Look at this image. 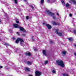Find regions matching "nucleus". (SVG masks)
Segmentation results:
<instances>
[{
    "mask_svg": "<svg viewBox=\"0 0 76 76\" xmlns=\"http://www.w3.org/2000/svg\"><path fill=\"white\" fill-rule=\"evenodd\" d=\"M47 63H48V61H45V64H47Z\"/></svg>",
    "mask_w": 76,
    "mask_h": 76,
    "instance_id": "bb28decb",
    "label": "nucleus"
},
{
    "mask_svg": "<svg viewBox=\"0 0 76 76\" xmlns=\"http://www.w3.org/2000/svg\"><path fill=\"white\" fill-rule=\"evenodd\" d=\"M68 39L69 40V41H73V39L72 38H69Z\"/></svg>",
    "mask_w": 76,
    "mask_h": 76,
    "instance_id": "f8f14e48",
    "label": "nucleus"
},
{
    "mask_svg": "<svg viewBox=\"0 0 76 76\" xmlns=\"http://www.w3.org/2000/svg\"><path fill=\"white\" fill-rule=\"evenodd\" d=\"M25 55L26 56H30L31 55V53H28L27 52L25 53Z\"/></svg>",
    "mask_w": 76,
    "mask_h": 76,
    "instance_id": "1a4fd4ad",
    "label": "nucleus"
},
{
    "mask_svg": "<svg viewBox=\"0 0 76 76\" xmlns=\"http://www.w3.org/2000/svg\"><path fill=\"white\" fill-rule=\"evenodd\" d=\"M3 44L5 45H6L7 47V46H10L11 47H12V45H9V44L7 43H4Z\"/></svg>",
    "mask_w": 76,
    "mask_h": 76,
    "instance_id": "423d86ee",
    "label": "nucleus"
},
{
    "mask_svg": "<svg viewBox=\"0 0 76 76\" xmlns=\"http://www.w3.org/2000/svg\"><path fill=\"white\" fill-rule=\"evenodd\" d=\"M45 24V23H43V25H44Z\"/></svg>",
    "mask_w": 76,
    "mask_h": 76,
    "instance_id": "3c124183",
    "label": "nucleus"
},
{
    "mask_svg": "<svg viewBox=\"0 0 76 76\" xmlns=\"http://www.w3.org/2000/svg\"><path fill=\"white\" fill-rule=\"evenodd\" d=\"M69 16L70 17H71V16H72V15L71 14H69Z\"/></svg>",
    "mask_w": 76,
    "mask_h": 76,
    "instance_id": "72a5a7b5",
    "label": "nucleus"
},
{
    "mask_svg": "<svg viewBox=\"0 0 76 76\" xmlns=\"http://www.w3.org/2000/svg\"><path fill=\"white\" fill-rule=\"evenodd\" d=\"M19 39L18 38L16 41V43H18V42H19Z\"/></svg>",
    "mask_w": 76,
    "mask_h": 76,
    "instance_id": "4be33fe9",
    "label": "nucleus"
},
{
    "mask_svg": "<svg viewBox=\"0 0 76 76\" xmlns=\"http://www.w3.org/2000/svg\"><path fill=\"white\" fill-rule=\"evenodd\" d=\"M56 63L58 65L61 66L62 67H64V63H63V61H61V60H58L56 61Z\"/></svg>",
    "mask_w": 76,
    "mask_h": 76,
    "instance_id": "f03ea898",
    "label": "nucleus"
},
{
    "mask_svg": "<svg viewBox=\"0 0 76 76\" xmlns=\"http://www.w3.org/2000/svg\"><path fill=\"white\" fill-rule=\"evenodd\" d=\"M8 51H9V50H8Z\"/></svg>",
    "mask_w": 76,
    "mask_h": 76,
    "instance_id": "603ef678",
    "label": "nucleus"
},
{
    "mask_svg": "<svg viewBox=\"0 0 76 76\" xmlns=\"http://www.w3.org/2000/svg\"><path fill=\"white\" fill-rule=\"evenodd\" d=\"M16 22L17 23H19V20H16Z\"/></svg>",
    "mask_w": 76,
    "mask_h": 76,
    "instance_id": "a878e982",
    "label": "nucleus"
},
{
    "mask_svg": "<svg viewBox=\"0 0 76 76\" xmlns=\"http://www.w3.org/2000/svg\"><path fill=\"white\" fill-rule=\"evenodd\" d=\"M26 19H28L29 17L28 16H27L26 17Z\"/></svg>",
    "mask_w": 76,
    "mask_h": 76,
    "instance_id": "ea45409f",
    "label": "nucleus"
},
{
    "mask_svg": "<svg viewBox=\"0 0 76 76\" xmlns=\"http://www.w3.org/2000/svg\"><path fill=\"white\" fill-rule=\"evenodd\" d=\"M18 39L19 40V41H20L21 42H24L23 40L22 39L18 38Z\"/></svg>",
    "mask_w": 76,
    "mask_h": 76,
    "instance_id": "9d476101",
    "label": "nucleus"
},
{
    "mask_svg": "<svg viewBox=\"0 0 76 76\" xmlns=\"http://www.w3.org/2000/svg\"><path fill=\"white\" fill-rule=\"evenodd\" d=\"M74 46L76 48V44L74 45Z\"/></svg>",
    "mask_w": 76,
    "mask_h": 76,
    "instance_id": "de8ad7c7",
    "label": "nucleus"
},
{
    "mask_svg": "<svg viewBox=\"0 0 76 76\" xmlns=\"http://www.w3.org/2000/svg\"><path fill=\"white\" fill-rule=\"evenodd\" d=\"M5 68L7 70H9L10 69V67L8 66H5Z\"/></svg>",
    "mask_w": 76,
    "mask_h": 76,
    "instance_id": "f3484780",
    "label": "nucleus"
},
{
    "mask_svg": "<svg viewBox=\"0 0 76 76\" xmlns=\"http://www.w3.org/2000/svg\"><path fill=\"white\" fill-rule=\"evenodd\" d=\"M47 1L48 3H50V0H48Z\"/></svg>",
    "mask_w": 76,
    "mask_h": 76,
    "instance_id": "a18cd8bd",
    "label": "nucleus"
},
{
    "mask_svg": "<svg viewBox=\"0 0 76 76\" xmlns=\"http://www.w3.org/2000/svg\"><path fill=\"white\" fill-rule=\"evenodd\" d=\"M58 31H59L58 29H56L55 32L56 34H57L59 36H61L62 35V33L58 32Z\"/></svg>",
    "mask_w": 76,
    "mask_h": 76,
    "instance_id": "7ed1b4c3",
    "label": "nucleus"
},
{
    "mask_svg": "<svg viewBox=\"0 0 76 76\" xmlns=\"http://www.w3.org/2000/svg\"><path fill=\"white\" fill-rule=\"evenodd\" d=\"M50 43H53V41H52L51 40H50Z\"/></svg>",
    "mask_w": 76,
    "mask_h": 76,
    "instance_id": "79ce46f5",
    "label": "nucleus"
},
{
    "mask_svg": "<svg viewBox=\"0 0 76 76\" xmlns=\"http://www.w3.org/2000/svg\"><path fill=\"white\" fill-rule=\"evenodd\" d=\"M33 38H34V37H33V36H31V39H32V41H34V39Z\"/></svg>",
    "mask_w": 76,
    "mask_h": 76,
    "instance_id": "412c9836",
    "label": "nucleus"
},
{
    "mask_svg": "<svg viewBox=\"0 0 76 76\" xmlns=\"http://www.w3.org/2000/svg\"><path fill=\"white\" fill-rule=\"evenodd\" d=\"M62 53L63 54H66V51H63L62 52Z\"/></svg>",
    "mask_w": 76,
    "mask_h": 76,
    "instance_id": "aec40b11",
    "label": "nucleus"
},
{
    "mask_svg": "<svg viewBox=\"0 0 76 76\" xmlns=\"http://www.w3.org/2000/svg\"><path fill=\"white\" fill-rule=\"evenodd\" d=\"M27 63L28 64H32V62L29 61L27 62Z\"/></svg>",
    "mask_w": 76,
    "mask_h": 76,
    "instance_id": "a211bd4d",
    "label": "nucleus"
},
{
    "mask_svg": "<svg viewBox=\"0 0 76 76\" xmlns=\"http://www.w3.org/2000/svg\"><path fill=\"white\" fill-rule=\"evenodd\" d=\"M0 68H3V66H1L0 65Z\"/></svg>",
    "mask_w": 76,
    "mask_h": 76,
    "instance_id": "37998d69",
    "label": "nucleus"
},
{
    "mask_svg": "<svg viewBox=\"0 0 76 76\" xmlns=\"http://www.w3.org/2000/svg\"><path fill=\"white\" fill-rule=\"evenodd\" d=\"M57 15L58 16H59V14H58V13H57Z\"/></svg>",
    "mask_w": 76,
    "mask_h": 76,
    "instance_id": "49530a36",
    "label": "nucleus"
},
{
    "mask_svg": "<svg viewBox=\"0 0 76 76\" xmlns=\"http://www.w3.org/2000/svg\"><path fill=\"white\" fill-rule=\"evenodd\" d=\"M23 42H20V44L21 45V46H23L24 45V44L23 43Z\"/></svg>",
    "mask_w": 76,
    "mask_h": 76,
    "instance_id": "dca6fc26",
    "label": "nucleus"
},
{
    "mask_svg": "<svg viewBox=\"0 0 76 76\" xmlns=\"http://www.w3.org/2000/svg\"><path fill=\"white\" fill-rule=\"evenodd\" d=\"M36 76H39L41 75V73L40 72L36 71L35 72Z\"/></svg>",
    "mask_w": 76,
    "mask_h": 76,
    "instance_id": "20e7f679",
    "label": "nucleus"
},
{
    "mask_svg": "<svg viewBox=\"0 0 76 76\" xmlns=\"http://www.w3.org/2000/svg\"><path fill=\"white\" fill-rule=\"evenodd\" d=\"M73 32L74 34H76V30H74Z\"/></svg>",
    "mask_w": 76,
    "mask_h": 76,
    "instance_id": "4c0bfd02",
    "label": "nucleus"
},
{
    "mask_svg": "<svg viewBox=\"0 0 76 76\" xmlns=\"http://www.w3.org/2000/svg\"><path fill=\"white\" fill-rule=\"evenodd\" d=\"M31 7L32 9H34V7L32 6H31Z\"/></svg>",
    "mask_w": 76,
    "mask_h": 76,
    "instance_id": "2f4dec72",
    "label": "nucleus"
},
{
    "mask_svg": "<svg viewBox=\"0 0 76 76\" xmlns=\"http://www.w3.org/2000/svg\"><path fill=\"white\" fill-rule=\"evenodd\" d=\"M44 0H41L40 4L42 5H43L44 4Z\"/></svg>",
    "mask_w": 76,
    "mask_h": 76,
    "instance_id": "9b49d317",
    "label": "nucleus"
},
{
    "mask_svg": "<svg viewBox=\"0 0 76 76\" xmlns=\"http://www.w3.org/2000/svg\"><path fill=\"white\" fill-rule=\"evenodd\" d=\"M9 31L10 33H12V30H9Z\"/></svg>",
    "mask_w": 76,
    "mask_h": 76,
    "instance_id": "f704fd0d",
    "label": "nucleus"
},
{
    "mask_svg": "<svg viewBox=\"0 0 76 76\" xmlns=\"http://www.w3.org/2000/svg\"><path fill=\"white\" fill-rule=\"evenodd\" d=\"M74 56H76V52H75L74 53Z\"/></svg>",
    "mask_w": 76,
    "mask_h": 76,
    "instance_id": "58836bf2",
    "label": "nucleus"
},
{
    "mask_svg": "<svg viewBox=\"0 0 76 76\" xmlns=\"http://www.w3.org/2000/svg\"><path fill=\"white\" fill-rule=\"evenodd\" d=\"M25 34H23V37H24V36H25Z\"/></svg>",
    "mask_w": 76,
    "mask_h": 76,
    "instance_id": "c03bdc74",
    "label": "nucleus"
},
{
    "mask_svg": "<svg viewBox=\"0 0 76 76\" xmlns=\"http://www.w3.org/2000/svg\"><path fill=\"white\" fill-rule=\"evenodd\" d=\"M28 76H32V75H29Z\"/></svg>",
    "mask_w": 76,
    "mask_h": 76,
    "instance_id": "8fccbe9b",
    "label": "nucleus"
},
{
    "mask_svg": "<svg viewBox=\"0 0 76 76\" xmlns=\"http://www.w3.org/2000/svg\"><path fill=\"white\" fill-rule=\"evenodd\" d=\"M53 19H56V18L55 16H53Z\"/></svg>",
    "mask_w": 76,
    "mask_h": 76,
    "instance_id": "c756f323",
    "label": "nucleus"
},
{
    "mask_svg": "<svg viewBox=\"0 0 76 76\" xmlns=\"http://www.w3.org/2000/svg\"><path fill=\"white\" fill-rule=\"evenodd\" d=\"M12 53V51H10L9 52L10 54H11V53Z\"/></svg>",
    "mask_w": 76,
    "mask_h": 76,
    "instance_id": "a19ab883",
    "label": "nucleus"
},
{
    "mask_svg": "<svg viewBox=\"0 0 76 76\" xmlns=\"http://www.w3.org/2000/svg\"><path fill=\"white\" fill-rule=\"evenodd\" d=\"M52 23L53 25H57V24L54 21H52Z\"/></svg>",
    "mask_w": 76,
    "mask_h": 76,
    "instance_id": "2eb2a0df",
    "label": "nucleus"
},
{
    "mask_svg": "<svg viewBox=\"0 0 76 76\" xmlns=\"http://www.w3.org/2000/svg\"><path fill=\"white\" fill-rule=\"evenodd\" d=\"M61 2L62 3H63V4L64 6H65V3H64V1L62 0V1H61Z\"/></svg>",
    "mask_w": 76,
    "mask_h": 76,
    "instance_id": "6ab92c4d",
    "label": "nucleus"
},
{
    "mask_svg": "<svg viewBox=\"0 0 76 76\" xmlns=\"http://www.w3.org/2000/svg\"><path fill=\"white\" fill-rule=\"evenodd\" d=\"M34 50L35 51H37V50H38L37 49H36H36H34Z\"/></svg>",
    "mask_w": 76,
    "mask_h": 76,
    "instance_id": "c9c22d12",
    "label": "nucleus"
},
{
    "mask_svg": "<svg viewBox=\"0 0 76 76\" xmlns=\"http://www.w3.org/2000/svg\"><path fill=\"white\" fill-rule=\"evenodd\" d=\"M48 15L49 16H51L54 15V13H52L50 12H49V11H48Z\"/></svg>",
    "mask_w": 76,
    "mask_h": 76,
    "instance_id": "39448f33",
    "label": "nucleus"
},
{
    "mask_svg": "<svg viewBox=\"0 0 76 76\" xmlns=\"http://www.w3.org/2000/svg\"><path fill=\"white\" fill-rule=\"evenodd\" d=\"M13 26L14 28H19L20 30L21 31H23V32H26V30H24L23 28L20 27V26H19L16 24H14Z\"/></svg>",
    "mask_w": 76,
    "mask_h": 76,
    "instance_id": "f257e3e1",
    "label": "nucleus"
},
{
    "mask_svg": "<svg viewBox=\"0 0 76 76\" xmlns=\"http://www.w3.org/2000/svg\"><path fill=\"white\" fill-rule=\"evenodd\" d=\"M16 34H18V35H20V34H19V33L18 32H17L16 33Z\"/></svg>",
    "mask_w": 76,
    "mask_h": 76,
    "instance_id": "473e14b6",
    "label": "nucleus"
},
{
    "mask_svg": "<svg viewBox=\"0 0 76 76\" xmlns=\"http://www.w3.org/2000/svg\"><path fill=\"white\" fill-rule=\"evenodd\" d=\"M69 6V4H66V7H68V6Z\"/></svg>",
    "mask_w": 76,
    "mask_h": 76,
    "instance_id": "cd10ccee",
    "label": "nucleus"
},
{
    "mask_svg": "<svg viewBox=\"0 0 76 76\" xmlns=\"http://www.w3.org/2000/svg\"><path fill=\"white\" fill-rule=\"evenodd\" d=\"M24 1H27V0H24Z\"/></svg>",
    "mask_w": 76,
    "mask_h": 76,
    "instance_id": "09e8293b",
    "label": "nucleus"
},
{
    "mask_svg": "<svg viewBox=\"0 0 76 76\" xmlns=\"http://www.w3.org/2000/svg\"><path fill=\"white\" fill-rule=\"evenodd\" d=\"M15 3V4H18V1L17 0H14Z\"/></svg>",
    "mask_w": 76,
    "mask_h": 76,
    "instance_id": "5701e85b",
    "label": "nucleus"
},
{
    "mask_svg": "<svg viewBox=\"0 0 76 76\" xmlns=\"http://www.w3.org/2000/svg\"><path fill=\"white\" fill-rule=\"evenodd\" d=\"M25 70L26 71H29V69L28 68H26L25 69Z\"/></svg>",
    "mask_w": 76,
    "mask_h": 76,
    "instance_id": "ddd939ff",
    "label": "nucleus"
},
{
    "mask_svg": "<svg viewBox=\"0 0 76 76\" xmlns=\"http://www.w3.org/2000/svg\"><path fill=\"white\" fill-rule=\"evenodd\" d=\"M46 26H47V28L49 29H50L51 28V26H50L49 24H46Z\"/></svg>",
    "mask_w": 76,
    "mask_h": 76,
    "instance_id": "0eeeda50",
    "label": "nucleus"
},
{
    "mask_svg": "<svg viewBox=\"0 0 76 76\" xmlns=\"http://www.w3.org/2000/svg\"><path fill=\"white\" fill-rule=\"evenodd\" d=\"M42 53L45 56H46L47 55V52L45 50H43Z\"/></svg>",
    "mask_w": 76,
    "mask_h": 76,
    "instance_id": "6e6552de",
    "label": "nucleus"
},
{
    "mask_svg": "<svg viewBox=\"0 0 76 76\" xmlns=\"http://www.w3.org/2000/svg\"><path fill=\"white\" fill-rule=\"evenodd\" d=\"M16 37H13V40H16Z\"/></svg>",
    "mask_w": 76,
    "mask_h": 76,
    "instance_id": "393cba45",
    "label": "nucleus"
},
{
    "mask_svg": "<svg viewBox=\"0 0 76 76\" xmlns=\"http://www.w3.org/2000/svg\"><path fill=\"white\" fill-rule=\"evenodd\" d=\"M71 30H69V32H71V31H72L73 30V29L72 28H71Z\"/></svg>",
    "mask_w": 76,
    "mask_h": 76,
    "instance_id": "7c9ffc66",
    "label": "nucleus"
},
{
    "mask_svg": "<svg viewBox=\"0 0 76 76\" xmlns=\"http://www.w3.org/2000/svg\"><path fill=\"white\" fill-rule=\"evenodd\" d=\"M70 1H72L74 4H76V1H75V0H70Z\"/></svg>",
    "mask_w": 76,
    "mask_h": 76,
    "instance_id": "4468645a",
    "label": "nucleus"
},
{
    "mask_svg": "<svg viewBox=\"0 0 76 76\" xmlns=\"http://www.w3.org/2000/svg\"><path fill=\"white\" fill-rule=\"evenodd\" d=\"M53 2H56V0H52Z\"/></svg>",
    "mask_w": 76,
    "mask_h": 76,
    "instance_id": "e433bc0d",
    "label": "nucleus"
},
{
    "mask_svg": "<svg viewBox=\"0 0 76 76\" xmlns=\"http://www.w3.org/2000/svg\"><path fill=\"white\" fill-rule=\"evenodd\" d=\"M17 72L19 73V74H20V73H21V72L20 71H19V70H17Z\"/></svg>",
    "mask_w": 76,
    "mask_h": 76,
    "instance_id": "b1692460",
    "label": "nucleus"
},
{
    "mask_svg": "<svg viewBox=\"0 0 76 76\" xmlns=\"http://www.w3.org/2000/svg\"><path fill=\"white\" fill-rule=\"evenodd\" d=\"M52 72L53 73H56V70H53V71H52Z\"/></svg>",
    "mask_w": 76,
    "mask_h": 76,
    "instance_id": "c85d7f7f",
    "label": "nucleus"
}]
</instances>
